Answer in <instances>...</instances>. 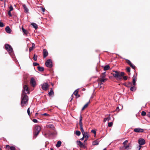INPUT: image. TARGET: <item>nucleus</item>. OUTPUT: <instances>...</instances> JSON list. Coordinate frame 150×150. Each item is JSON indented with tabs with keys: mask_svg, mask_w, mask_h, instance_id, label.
Masks as SVG:
<instances>
[{
	"mask_svg": "<svg viewBox=\"0 0 150 150\" xmlns=\"http://www.w3.org/2000/svg\"><path fill=\"white\" fill-rule=\"evenodd\" d=\"M29 93L27 86L26 85H25L23 87L21 101V106L23 107L26 106L27 104L28 99V96L26 94Z\"/></svg>",
	"mask_w": 150,
	"mask_h": 150,
	"instance_id": "f257e3e1",
	"label": "nucleus"
},
{
	"mask_svg": "<svg viewBox=\"0 0 150 150\" xmlns=\"http://www.w3.org/2000/svg\"><path fill=\"white\" fill-rule=\"evenodd\" d=\"M113 73H112L113 76L117 80H120L122 79V77L125 75L123 72H120L117 71H113Z\"/></svg>",
	"mask_w": 150,
	"mask_h": 150,
	"instance_id": "f03ea898",
	"label": "nucleus"
},
{
	"mask_svg": "<svg viewBox=\"0 0 150 150\" xmlns=\"http://www.w3.org/2000/svg\"><path fill=\"white\" fill-rule=\"evenodd\" d=\"M80 129L83 136V138L85 139V141H86L89 136L87 132H85L82 127V122H79Z\"/></svg>",
	"mask_w": 150,
	"mask_h": 150,
	"instance_id": "7ed1b4c3",
	"label": "nucleus"
},
{
	"mask_svg": "<svg viewBox=\"0 0 150 150\" xmlns=\"http://www.w3.org/2000/svg\"><path fill=\"white\" fill-rule=\"evenodd\" d=\"M46 127L47 128L51 130H53L54 131V132L52 133L50 132L49 133V134L50 135H54L57 134V132L55 130V127L53 125H46Z\"/></svg>",
	"mask_w": 150,
	"mask_h": 150,
	"instance_id": "20e7f679",
	"label": "nucleus"
},
{
	"mask_svg": "<svg viewBox=\"0 0 150 150\" xmlns=\"http://www.w3.org/2000/svg\"><path fill=\"white\" fill-rule=\"evenodd\" d=\"M41 129V127L39 126H36L35 127V129L34 132V136L33 137L35 138L38 134Z\"/></svg>",
	"mask_w": 150,
	"mask_h": 150,
	"instance_id": "39448f33",
	"label": "nucleus"
},
{
	"mask_svg": "<svg viewBox=\"0 0 150 150\" xmlns=\"http://www.w3.org/2000/svg\"><path fill=\"white\" fill-rule=\"evenodd\" d=\"M5 49L10 54L13 52V50L11 47L8 44H6L5 45Z\"/></svg>",
	"mask_w": 150,
	"mask_h": 150,
	"instance_id": "423d86ee",
	"label": "nucleus"
},
{
	"mask_svg": "<svg viewBox=\"0 0 150 150\" xmlns=\"http://www.w3.org/2000/svg\"><path fill=\"white\" fill-rule=\"evenodd\" d=\"M45 65L46 66L48 67L51 68L52 67V60L49 59L47 60L45 63Z\"/></svg>",
	"mask_w": 150,
	"mask_h": 150,
	"instance_id": "0eeeda50",
	"label": "nucleus"
},
{
	"mask_svg": "<svg viewBox=\"0 0 150 150\" xmlns=\"http://www.w3.org/2000/svg\"><path fill=\"white\" fill-rule=\"evenodd\" d=\"M49 87V85L47 83H45L42 84V88L45 91H46Z\"/></svg>",
	"mask_w": 150,
	"mask_h": 150,
	"instance_id": "6e6552de",
	"label": "nucleus"
},
{
	"mask_svg": "<svg viewBox=\"0 0 150 150\" xmlns=\"http://www.w3.org/2000/svg\"><path fill=\"white\" fill-rule=\"evenodd\" d=\"M76 143L81 148L85 149L86 148V146L83 143L80 141H77Z\"/></svg>",
	"mask_w": 150,
	"mask_h": 150,
	"instance_id": "1a4fd4ad",
	"label": "nucleus"
},
{
	"mask_svg": "<svg viewBox=\"0 0 150 150\" xmlns=\"http://www.w3.org/2000/svg\"><path fill=\"white\" fill-rule=\"evenodd\" d=\"M138 143L139 145H143L145 143V142L144 139L142 138H140L138 140Z\"/></svg>",
	"mask_w": 150,
	"mask_h": 150,
	"instance_id": "9d476101",
	"label": "nucleus"
},
{
	"mask_svg": "<svg viewBox=\"0 0 150 150\" xmlns=\"http://www.w3.org/2000/svg\"><path fill=\"white\" fill-rule=\"evenodd\" d=\"M134 131L136 132H143L144 131L143 129L140 128H135L134 129Z\"/></svg>",
	"mask_w": 150,
	"mask_h": 150,
	"instance_id": "9b49d317",
	"label": "nucleus"
},
{
	"mask_svg": "<svg viewBox=\"0 0 150 150\" xmlns=\"http://www.w3.org/2000/svg\"><path fill=\"white\" fill-rule=\"evenodd\" d=\"M30 83L31 85L33 86V87H34L36 85V83L35 79L32 78L31 79Z\"/></svg>",
	"mask_w": 150,
	"mask_h": 150,
	"instance_id": "f8f14e48",
	"label": "nucleus"
},
{
	"mask_svg": "<svg viewBox=\"0 0 150 150\" xmlns=\"http://www.w3.org/2000/svg\"><path fill=\"white\" fill-rule=\"evenodd\" d=\"M124 147L125 149H126L127 150L131 149L132 148L131 144V143H129L127 145H126Z\"/></svg>",
	"mask_w": 150,
	"mask_h": 150,
	"instance_id": "ddd939ff",
	"label": "nucleus"
},
{
	"mask_svg": "<svg viewBox=\"0 0 150 150\" xmlns=\"http://www.w3.org/2000/svg\"><path fill=\"white\" fill-rule=\"evenodd\" d=\"M48 55V52L47 50L45 49L43 50V57L44 58H45Z\"/></svg>",
	"mask_w": 150,
	"mask_h": 150,
	"instance_id": "4468645a",
	"label": "nucleus"
},
{
	"mask_svg": "<svg viewBox=\"0 0 150 150\" xmlns=\"http://www.w3.org/2000/svg\"><path fill=\"white\" fill-rule=\"evenodd\" d=\"M136 77L135 76H134L132 78V83L134 86H135L136 85Z\"/></svg>",
	"mask_w": 150,
	"mask_h": 150,
	"instance_id": "2eb2a0df",
	"label": "nucleus"
},
{
	"mask_svg": "<svg viewBox=\"0 0 150 150\" xmlns=\"http://www.w3.org/2000/svg\"><path fill=\"white\" fill-rule=\"evenodd\" d=\"M6 31L8 33H11V29L9 26H7L5 28Z\"/></svg>",
	"mask_w": 150,
	"mask_h": 150,
	"instance_id": "dca6fc26",
	"label": "nucleus"
},
{
	"mask_svg": "<svg viewBox=\"0 0 150 150\" xmlns=\"http://www.w3.org/2000/svg\"><path fill=\"white\" fill-rule=\"evenodd\" d=\"M31 25L33 26L34 28L35 29H37L38 28V25L35 23H31Z\"/></svg>",
	"mask_w": 150,
	"mask_h": 150,
	"instance_id": "f3484780",
	"label": "nucleus"
},
{
	"mask_svg": "<svg viewBox=\"0 0 150 150\" xmlns=\"http://www.w3.org/2000/svg\"><path fill=\"white\" fill-rule=\"evenodd\" d=\"M110 120V117L109 116H108L106 117L105 118H104V120L105 122L106 121H109Z\"/></svg>",
	"mask_w": 150,
	"mask_h": 150,
	"instance_id": "a211bd4d",
	"label": "nucleus"
},
{
	"mask_svg": "<svg viewBox=\"0 0 150 150\" xmlns=\"http://www.w3.org/2000/svg\"><path fill=\"white\" fill-rule=\"evenodd\" d=\"M23 6L25 12L27 13H28V9L26 5L25 4H23Z\"/></svg>",
	"mask_w": 150,
	"mask_h": 150,
	"instance_id": "6ab92c4d",
	"label": "nucleus"
},
{
	"mask_svg": "<svg viewBox=\"0 0 150 150\" xmlns=\"http://www.w3.org/2000/svg\"><path fill=\"white\" fill-rule=\"evenodd\" d=\"M62 144V142L61 141H58L57 144H56V146L57 147H59Z\"/></svg>",
	"mask_w": 150,
	"mask_h": 150,
	"instance_id": "aec40b11",
	"label": "nucleus"
},
{
	"mask_svg": "<svg viewBox=\"0 0 150 150\" xmlns=\"http://www.w3.org/2000/svg\"><path fill=\"white\" fill-rule=\"evenodd\" d=\"M90 103V101L88 102L86 104H85L84 106L83 107V108H82V110H83L85 108H86L88 105L89 103Z\"/></svg>",
	"mask_w": 150,
	"mask_h": 150,
	"instance_id": "412c9836",
	"label": "nucleus"
},
{
	"mask_svg": "<svg viewBox=\"0 0 150 150\" xmlns=\"http://www.w3.org/2000/svg\"><path fill=\"white\" fill-rule=\"evenodd\" d=\"M35 46V45L34 43H33L32 44V46L31 47H30L29 48V51L30 52L32 50H33V49L34 47Z\"/></svg>",
	"mask_w": 150,
	"mask_h": 150,
	"instance_id": "4be33fe9",
	"label": "nucleus"
},
{
	"mask_svg": "<svg viewBox=\"0 0 150 150\" xmlns=\"http://www.w3.org/2000/svg\"><path fill=\"white\" fill-rule=\"evenodd\" d=\"M38 70L41 71H43L44 70V68L43 67H38Z\"/></svg>",
	"mask_w": 150,
	"mask_h": 150,
	"instance_id": "5701e85b",
	"label": "nucleus"
},
{
	"mask_svg": "<svg viewBox=\"0 0 150 150\" xmlns=\"http://www.w3.org/2000/svg\"><path fill=\"white\" fill-rule=\"evenodd\" d=\"M110 68V67L109 65H107L106 66H105L104 67V70L105 71L107 70L108 69H109Z\"/></svg>",
	"mask_w": 150,
	"mask_h": 150,
	"instance_id": "b1692460",
	"label": "nucleus"
},
{
	"mask_svg": "<svg viewBox=\"0 0 150 150\" xmlns=\"http://www.w3.org/2000/svg\"><path fill=\"white\" fill-rule=\"evenodd\" d=\"M22 30L23 31V32L24 33V34L25 35H27L28 34V32L27 31L24 29L23 27H22Z\"/></svg>",
	"mask_w": 150,
	"mask_h": 150,
	"instance_id": "393cba45",
	"label": "nucleus"
},
{
	"mask_svg": "<svg viewBox=\"0 0 150 150\" xmlns=\"http://www.w3.org/2000/svg\"><path fill=\"white\" fill-rule=\"evenodd\" d=\"M136 90V88L135 86L132 87L130 88V90L132 91H134Z\"/></svg>",
	"mask_w": 150,
	"mask_h": 150,
	"instance_id": "a878e982",
	"label": "nucleus"
},
{
	"mask_svg": "<svg viewBox=\"0 0 150 150\" xmlns=\"http://www.w3.org/2000/svg\"><path fill=\"white\" fill-rule=\"evenodd\" d=\"M53 93L54 92L52 91V88L48 93L49 95L50 96H51L52 94H53Z\"/></svg>",
	"mask_w": 150,
	"mask_h": 150,
	"instance_id": "bb28decb",
	"label": "nucleus"
},
{
	"mask_svg": "<svg viewBox=\"0 0 150 150\" xmlns=\"http://www.w3.org/2000/svg\"><path fill=\"white\" fill-rule=\"evenodd\" d=\"M107 80V79L103 78H101L99 79V80L101 82H103L105 81L106 80Z\"/></svg>",
	"mask_w": 150,
	"mask_h": 150,
	"instance_id": "cd10ccee",
	"label": "nucleus"
},
{
	"mask_svg": "<svg viewBox=\"0 0 150 150\" xmlns=\"http://www.w3.org/2000/svg\"><path fill=\"white\" fill-rule=\"evenodd\" d=\"M37 55L35 54L33 57V59L35 61H36L37 60Z\"/></svg>",
	"mask_w": 150,
	"mask_h": 150,
	"instance_id": "c85d7f7f",
	"label": "nucleus"
},
{
	"mask_svg": "<svg viewBox=\"0 0 150 150\" xmlns=\"http://www.w3.org/2000/svg\"><path fill=\"white\" fill-rule=\"evenodd\" d=\"M76 134L77 135L79 136L81 134V132L79 131H76Z\"/></svg>",
	"mask_w": 150,
	"mask_h": 150,
	"instance_id": "c756f323",
	"label": "nucleus"
},
{
	"mask_svg": "<svg viewBox=\"0 0 150 150\" xmlns=\"http://www.w3.org/2000/svg\"><path fill=\"white\" fill-rule=\"evenodd\" d=\"M128 142V141L127 140H125V142H124L123 143V144L124 145L123 147H124L127 144V143Z\"/></svg>",
	"mask_w": 150,
	"mask_h": 150,
	"instance_id": "7c9ffc66",
	"label": "nucleus"
},
{
	"mask_svg": "<svg viewBox=\"0 0 150 150\" xmlns=\"http://www.w3.org/2000/svg\"><path fill=\"white\" fill-rule=\"evenodd\" d=\"M146 114V112L144 111H142L141 112V115L143 116H145Z\"/></svg>",
	"mask_w": 150,
	"mask_h": 150,
	"instance_id": "2f4dec72",
	"label": "nucleus"
},
{
	"mask_svg": "<svg viewBox=\"0 0 150 150\" xmlns=\"http://www.w3.org/2000/svg\"><path fill=\"white\" fill-rule=\"evenodd\" d=\"M98 144V142L97 141H95L93 142V145H96Z\"/></svg>",
	"mask_w": 150,
	"mask_h": 150,
	"instance_id": "473e14b6",
	"label": "nucleus"
},
{
	"mask_svg": "<svg viewBox=\"0 0 150 150\" xmlns=\"http://www.w3.org/2000/svg\"><path fill=\"white\" fill-rule=\"evenodd\" d=\"M78 91L77 90H76L74 92V94L76 96H77V95L78 94Z\"/></svg>",
	"mask_w": 150,
	"mask_h": 150,
	"instance_id": "72a5a7b5",
	"label": "nucleus"
},
{
	"mask_svg": "<svg viewBox=\"0 0 150 150\" xmlns=\"http://www.w3.org/2000/svg\"><path fill=\"white\" fill-rule=\"evenodd\" d=\"M113 125V122H108V126L109 127H111Z\"/></svg>",
	"mask_w": 150,
	"mask_h": 150,
	"instance_id": "f704fd0d",
	"label": "nucleus"
},
{
	"mask_svg": "<svg viewBox=\"0 0 150 150\" xmlns=\"http://www.w3.org/2000/svg\"><path fill=\"white\" fill-rule=\"evenodd\" d=\"M4 23L1 22H0V27H2L4 26Z\"/></svg>",
	"mask_w": 150,
	"mask_h": 150,
	"instance_id": "c9c22d12",
	"label": "nucleus"
},
{
	"mask_svg": "<svg viewBox=\"0 0 150 150\" xmlns=\"http://www.w3.org/2000/svg\"><path fill=\"white\" fill-rule=\"evenodd\" d=\"M126 62L129 65H130L132 63H131V62L129 60L126 59Z\"/></svg>",
	"mask_w": 150,
	"mask_h": 150,
	"instance_id": "e433bc0d",
	"label": "nucleus"
},
{
	"mask_svg": "<svg viewBox=\"0 0 150 150\" xmlns=\"http://www.w3.org/2000/svg\"><path fill=\"white\" fill-rule=\"evenodd\" d=\"M27 113L29 116L30 115V108H28L27 110Z\"/></svg>",
	"mask_w": 150,
	"mask_h": 150,
	"instance_id": "4c0bfd02",
	"label": "nucleus"
},
{
	"mask_svg": "<svg viewBox=\"0 0 150 150\" xmlns=\"http://www.w3.org/2000/svg\"><path fill=\"white\" fill-rule=\"evenodd\" d=\"M141 147V145H139L137 147V150H140Z\"/></svg>",
	"mask_w": 150,
	"mask_h": 150,
	"instance_id": "58836bf2",
	"label": "nucleus"
},
{
	"mask_svg": "<svg viewBox=\"0 0 150 150\" xmlns=\"http://www.w3.org/2000/svg\"><path fill=\"white\" fill-rule=\"evenodd\" d=\"M10 149L11 150H15V148L13 146H11L10 147Z\"/></svg>",
	"mask_w": 150,
	"mask_h": 150,
	"instance_id": "ea45409f",
	"label": "nucleus"
},
{
	"mask_svg": "<svg viewBox=\"0 0 150 150\" xmlns=\"http://www.w3.org/2000/svg\"><path fill=\"white\" fill-rule=\"evenodd\" d=\"M9 9H10V10L9 11H12L13 10V8L12 6H10Z\"/></svg>",
	"mask_w": 150,
	"mask_h": 150,
	"instance_id": "a19ab883",
	"label": "nucleus"
},
{
	"mask_svg": "<svg viewBox=\"0 0 150 150\" xmlns=\"http://www.w3.org/2000/svg\"><path fill=\"white\" fill-rule=\"evenodd\" d=\"M91 132L95 134H96V131L95 130L93 129L91 131Z\"/></svg>",
	"mask_w": 150,
	"mask_h": 150,
	"instance_id": "79ce46f5",
	"label": "nucleus"
},
{
	"mask_svg": "<svg viewBox=\"0 0 150 150\" xmlns=\"http://www.w3.org/2000/svg\"><path fill=\"white\" fill-rule=\"evenodd\" d=\"M130 67H132L133 69H134L135 67L134 66V65L132 63L130 64Z\"/></svg>",
	"mask_w": 150,
	"mask_h": 150,
	"instance_id": "37998d69",
	"label": "nucleus"
},
{
	"mask_svg": "<svg viewBox=\"0 0 150 150\" xmlns=\"http://www.w3.org/2000/svg\"><path fill=\"white\" fill-rule=\"evenodd\" d=\"M122 76L123 77L124 80H126L127 79V76H124V75L123 76Z\"/></svg>",
	"mask_w": 150,
	"mask_h": 150,
	"instance_id": "c03bdc74",
	"label": "nucleus"
},
{
	"mask_svg": "<svg viewBox=\"0 0 150 150\" xmlns=\"http://www.w3.org/2000/svg\"><path fill=\"white\" fill-rule=\"evenodd\" d=\"M82 120V117L80 115V117L79 118V122H81Z\"/></svg>",
	"mask_w": 150,
	"mask_h": 150,
	"instance_id": "a18cd8bd",
	"label": "nucleus"
},
{
	"mask_svg": "<svg viewBox=\"0 0 150 150\" xmlns=\"http://www.w3.org/2000/svg\"><path fill=\"white\" fill-rule=\"evenodd\" d=\"M8 15H9V16H12V14L11 13V11H8Z\"/></svg>",
	"mask_w": 150,
	"mask_h": 150,
	"instance_id": "49530a36",
	"label": "nucleus"
},
{
	"mask_svg": "<svg viewBox=\"0 0 150 150\" xmlns=\"http://www.w3.org/2000/svg\"><path fill=\"white\" fill-rule=\"evenodd\" d=\"M146 115L150 118V112H149L147 113Z\"/></svg>",
	"mask_w": 150,
	"mask_h": 150,
	"instance_id": "de8ad7c7",
	"label": "nucleus"
},
{
	"mask_svg": "<svg viewBox=\"0 0 150 150\" xmlns=\"http://www.w3.org/2000/svg\"><path fill=\"white\" fill-rule=\"evenodd\" d=\"M105 76V74H103L101 76L102 78H104Z\"/></svg>",
	"mask_w": 150,
	"mask_h": 150,
	"instance_id": "09e8293b",
	"label": "nucleus"
},
{
	"mask_svg": "<svg viewBox=\"0 0 150 150\" xmlns=\"http://www.w3.org/2000/svg\"><path fill=\"white\" fill-rule=\"evenodd\" d=\"M10 147H11L9 146V145H6V148H7L8 149H10Z\"/></svg>",
	"mask_w": 150,
	"mask_h": 150,
	"instance_id": "8fccbe9b",
	"label": "nucleus"
},
{
	"mask_svg": "<svg viewBox=\"0 0 150 150\" xmlns=\"http://www.w3.org/2000/svg\"><path fill=\"white\" fill-rule=\"evenodd\" d=\"M127 71L128 72H130V70L129 67H127Z\"/></svg>",
	"mask_w": 150,
	"mask_h": 150,
	"instance_id": "3c124183",
	"label": "nucleus"
},
{
	"mask_svg": "<svg viewBox=\"0 0 150 150\" xmlns=\"http://www.w3.org/2000/svg\"><path fill=\"white\" fill-rule=\"evenodd\" d=\"M33 65L35 66H36L39 65L37 63H33Z\"/></svg>",
	"mask_w": 150,
	"mask_h": 150,
	"instance_id": "603ef678",
	"label": "nucleus"
},
{
	"mask_svg": "<svg viewBox=\"0 0 150 150\" xmlns=\"http://www.w3.org/2000/svg\"><path fill=\"white\" fill-rule=\"evenodd\" d=\"M42 115H43L45 116H49V115L46 113H45L43 114H42Z\"/></svg>",
	"mask_w": 150,
	"mask_h": 150,
	"instance_id": "864d4df0",
	"label": "nucleus"
},
{
	"mask_svg": "<svg viewBox=\"0 0 150 150\" xmlns=\"http://www.w3.org/2000/svg\"><path fill=\"white\" fill-rule=\"evenodd\" d=\"M33 122H37V120L35 119H34L33 120Z\"/></svg>",
	"mask_w": 150,
	"mask_h": 150,
	"instance_id": "5fc2aeb1",
	"label": "nucleus"
},
{
	"mask_svg": "<svg viewBox=\"0 0 150 150\" xmlns=\"http://www.w3.org/2000/svg\"><path fill=\"white\" fill-rule=\"evenodd\" d=\"M42 11L43 12H44L45 11V9L43 8H42Z\"/></svg>",
	"mask_w": 150,
	"mask_h": 150,
	"instance_id": "6e6d98bb",
	"label": "nucleus"
},
{
	"mask_svg": "<svg viewBox=\"0 0 150 150\" xmlns=\"http://www.w3.org/2000/svg\"><path fill=\"white\" fill-rule=\"evenodd\" d=\"M118 109V111L119 110V108L118 107L117 108V109H116V110L117 111Z\"/></svg>",
	"mask_w": 150,
	"mask_h": 150,
	"instance_id": "4d7b16f0",
	"label": "nucleus"
},
{
	"mask_svg": "<svg viewBox=\"0 0 150 150\" xmlns=\"http://www.w3.org/2000/svg\"><path fill=\"white\" fill-rule=\"evenodd\" d=\"M84 138H83V137L82 138H81V139H80L81 140H83V139Z\"/></svg>",
	"mask_w": 150,
	"mask_h": 150,
	"instance_id": "13d9d810",
	"label": "nucleus"
},
{
	"mask_svg": "<svg viewBox=\"0 0 150 150\" xmlns=\"http://www.w3.org/2000/svg\"><path fill=\"white\" fill-rule=\"evenodd\" d=\"M86 141H85V140L84 141V144L85 145V144L86 143Z\"/></svg>",
	"mask_w": 150,
	"mask_h": 150,
	"instance_id": "bf43d9fd",
	"label": "nucleus"
},
{
	"mask_svg": "<svg viewBox=\"0 0 150 150\" xmlns=\"http://www.w3.org/2000/svg\"><path fill=\"white\" fill-rule=\"evenodd\" d=\"M46 135H47V134H45L44 135L46 137H47V136H46Z\"/></svg>",
	"mask_w": 150,
	"mask_h": 150,
	"instance_id": "052dcab7",
	"label": "nucleus"
},
{
	"mask_svg": "<svg viewBox=\"0 0 150 150\" xmlns=\"http://www.w3.org/2000/svg\"><path fill=\"white\" fill-rule=\"evenodd\" d=\"M129 84L130 85H132V83L131 82H129Z\"/></svg>",
	"mask_w": 150,
	"mask_h": 150,
	"instance_id": "680f3d73",
	"label": "nucleus"
},
{
	"mask_svg": "<svg viewBox=\"0 0 150 150\" xmlns=\"http://www.w3.org/2000/svg\"><path fill=\"white\" fill-rule=\"evenodd\" d=\"M105 74V72H104L103 73V74Z\"/></svg>",
	"mask_w": 150,
	"mask_h": 150,
	"instance_id": "e2e57ef3",
	"label": "nucleus"
},
{
	"mask_svg": "<svg viewBox=\"0 0 150 150\" xmlns=\"http://www.w3.org/2000/svg\"><path fill=\"white\" fill-rule=\"evenodd\" d=\"M51 85H52V86H53V84L52 83H51Z\"/></svg>",
	"mask_w": 150,
	"mask_h": 150,
	"instance_id": "0e129e2a",
	"label": "nucleus"
},
{
	"mask_svg": "<svg viewBox=\"0 0 150 150\" xmlns=\"http://www.w3.org/2000/svg\"><path fill=\"white\" fill-rule=\"evenodd\" d=\"M103 150H106L105 148Z\"/></svg>",
	"mask_w": 150,
	"mask_h": 150,
	"instance_id": "69168bd1",
	"label": "nucleus"
},
{
	"mask_svg": "<svg viewBox=\"0 0 150 150\" xmlns=\"http://www.w3.org/2000/svg\"><path fill=\"white\" fill-rule=\"evenodd\" d=\"M101 87V86L100 87V88Z\"/></svg>",
	"mask_w": 150,
	"mask_h": 150,
	"instance_id": "338daca9",
	"label": "nucleus"
},
{
	"mask_svg": "<svg viewBox=\"0 0 150 150\" xmlns=\"http://www.w3.org/2000/svg\"><path fill=\"white\" fill-rule=\"evenodd\" d=\"M0 150H1V149H0Z\"/></svg>",
	"mask_w": 150,
	"mask_h": 150,
	"instance_id": "774afa93",
	"label": "nucleus"
}]
</instances>
